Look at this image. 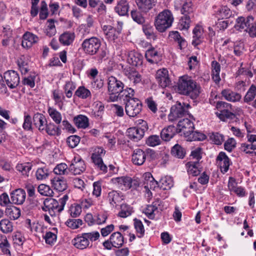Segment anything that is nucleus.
<instances>
[{"instance_id":"1","label":"nucleus","mask_w":256,"mask_h":256,"mask_svg":"<svg viewBox=\"0 0 256 256\" xmlns=\"http://www.w3.org/2000/svg\"><path fill=\"white\" fill-rule=\"evenodd\" d=\"M177 89L179 94L188 96L193 100L196 99L201 92L200 85L187 75L180 77Z\"/></svg>"},{"instance_id":"2","label":"nucleus","mask_w":256,"mask_h":256,"mask_svg":"<svg viewBox=\"0 0 256 256\" xmlns=\"http://www.w3.org/2000/svg\"><path fill=\"white\" fill-rule=\"evenodd\" d=\"M174 17L172 12L165 10L160 12L156 18L154 25L160 32H164L172 25Z\"/></svg>"},{"instance_id":"3","label":"nucleus","mask_w":256,"mask_h":256,"mask_svg":"<svg viewBox=\"0 0 256 256\" xmlns=\"http://www.w3.org/2000/svg\"><path fill=\"white\" fill-rule=\"evenodd\" d=\"M136 123V126L130 128L127 130V136L130 140L138 142L144 137L148 126V122L142 119L137 120Z\"/></svg>"},{"instance_id":"4","label":"nucleus","mask_w":256,"mask_h":256,"mask_svg":"<svg viewBox=\"0 0 256 256\" xmlns=\"http://www.w3.org/2000/svg\"><path fill=\"white\" fill-rule=\"evenodd\" d=\"M101 41L96 36L85 39L81 44L84 52L90 56L96 54L99 51Z\"/></svg>"},{"instance_id":"5","label":"nucleus","mask_w":256,"mask_h":256,"mask_svg":"<svg viewBox=\"0 0 256 256\" xmlns=\"http://www.w3.org/2000/svg\"><path fill=\"white\" fill-rule=\"evenodd\" d=\"M190 108V106L188 104L177 102L170 108V114L168 116L169 120L174 121L177 118L188 114Z\"/></svg>"},{"instance_id":"6","label":"nucleus","mask_w":256,"mask_h":256,"mask_svg":"<svg viewBox=\"0 0 256 256\" xmlns=\"http://www.w3.org/2000/svg\"><path fill=\"white\" fill-rule=\"evenodd\" d=\"M112 182L122 190H128L130 188L135 189L140 185L138 180L132 179L129 176L114 178Z\"/></svg>"},{"instance_id":"7","label":"nucleus","mask_w":256,"mask_h":256,"mask_svg":"<svg viewBox=\"0 0 256 256\" xmlns=\"http://www.w3.org/2000/svg\"><path fill=\"white\" fill-rule=\"evenodd\" d=\"M142 104L138 98H130L126 100L125 111L130 117L137 116L142 111Z\"/></svg>"},{"instance_id":"8","label":"nucleus","mask_w":256,"mask_h":256,"mask_svg":"<svg viewBox=\"0 0 256 256\" xmlns=\"http://www.w3.org/2000/svg\"><path fill=\"white\" fill-rule=\"evenodd\" d=\"M124 244V238L120 232H113L108 240L103 242L105 248L110 250L112 248H120Z\"/></svg>"},{"instance_id":"9","label":"nucleus","mask_w":256,"mask_h":256,"mask_svg":"<svg viewBox=\"0 0 256 256\" xmlns=\"http://www.w3.org/2000/svg\"><path fill=\"white\" fill-rule=\"evenodd\" d=\"M231 106L230 104L224 102H218L216 108L220 111L216 113L217 116L222 121L232 120L235 118V114L230 112L228 108Z\"/></svg>"},{"instance_id":"10","label":"nucleus","mask_w":256,"mask_h":256,"mask_svg":"<svg viewBox=\"0 0 256 256\" xmlns=\"http://www.w3.org/2000/svg\"><path fill=\"white\" fill-rule=\"evenodd\" d=\"M105 154L104 150L101 147L95 148L94 152L92 154V159L96 168L102 172H107V166L104 164L102 156Z\"/></svg>"},{"instance_id":"11","label":"nucleus","mask_w":256,"mask_h":256,"mask_svg":"<svg viewBox=\"0 0 256 256\" xmlns=\"http://www.w3.org/2000/svg\"><path fill=\"white\" fill-rule=\"evenodd\" d=\"M86 168L85 162L79 156H75L68 166V170L74 175L80 174Z\"/></svg>"},{"instance_id":"12","label":"nucleus","mask_w":256,"mask_h":256,"mask_svg":"<svg viewBox=\"0 0 256 256\" xmlns=\"http://www.w3.org/2000/svg\"><path fill=\"white\" fill-rule=\"evenodd\" d=\"M176 128L178 133H180L181 135H184L186 138L187 135L192 132L194 128L192 122L188 118H184L179 121Z\"/></svg>"},{"instance_id":"13","label":"nucleus","mask_w":256,"mask_h":256,"mask_svg":"<svg viewBox=\"0 0 256 256\" xmlns=\"http://www.w3.org/2000/svg\"><path fill=\"white\" fill-rule=\"evenodd\" d=\"M118 27L117 28H114L111 26L104 25L102 30L107 38L110 40H114L121 32L122 22H118Z\"/></svg>"},{"instance_id":"14","label":"nucleus","mask_w":256,"mask_h":256,"mask_svg":"<svg viewBox=\"0 0 256 256\" xmlns=\"http://www.w3.org/2000/svg\"><path fill=\"white\" fill-rule=\"evenodd\" d=\"M68 199V196L67 194L64 195L62 198L56 200V202L53 204L52 208L48 210V213L52 217L55 216L57 213H60L64 210V207Z\"/></svg>"},{"instance_id":"15","label":"nucleus","mask_w":256,"mask_h":256,"mask_svg":"<svg viewBox=\"0 0 256 256\" xmlns=\"http://www.w3.org/2000/svg\"><path fill=\"white\" fill-rule=\"evenodd\" d=\"M4 78L10 88H16L20 83L19 75L14 70H8L4 74Z\"/></svg>"},{"instance_id":"16","label":"nucleus","mask_w":256,"mask_h":256,"mask_svg":"<svg viewBox=\"0 0 256 256\" xmlns=\"http://www.w3.org/2000/svg\"><path fill=\"white\" fill-rule=\"evenodd\" d=\"M156 79L159 85L162 88L168 86L170 84L168 72L166 68L160 69L157 71Z\"/></svg>"},{"instance_id":"17","label":"nucleus","mask_w":256,"mask_h":256,"mask_svg":"<svg viewBox=\"0 0 256 256\" xmlns=\"http://www.w3.org/2000/svg\"><path fill=\"white\" fill-rule=\"evenodd\" d=\"M108 92L120 93L124 88V84L112 76L108 78Z\"/></svg>"},{"instance_id":"18","label":"nucleus","mask_w":256,"mask_h":256,"mask_svg":"<svg viewBox=\"0 0 256 256\" xmlns=\"http://www.w3.org/2000/svg\"><path fill=\"white\" fill-rule=\"evenodd\" d=\"M216 163L222 173H226L229 168L230 165V159L225 152H220L216 158Z\"/></svg>"},{"instance_id":"19","label":"nucleus","mask_w":256,"mask_h":256,"mask_svg":"<svg viewBox=\"0 0 256 256\" xmlns=\"http://www.w3.org/2000/svg\"><path fill=\"white\" fill-rule=\"evenodd\" d=\"M26 193L21 188L15 190L10 193L11 203L22 204L25 201Z\"/></svg>"},{"instance_id":"20","label":"nucleus","mask_w":256,"mask_h":256,"mask_svg":"<svg viewBox=\"0 0 256 256\" xmlns=\"http://www.w3.org/2000/svg\"><path fill=\"white\" fill-rule=\"evenodd\" d=\"M38 40L39 38L37 36L30 32H26L23 35L22 45L24 48H30Z\"/></svg>"},{"instance_id":"21","label":"nucleus","mask_w":256,"mask_h":256,"mask_svg":"<svg viewBox=\"0 0 256 256\" xmlns=\"http://www.w3.org/2000/svg\"><path fill=\"white\" fill-rule=\"evenodd\" d=\"M146 157V152L138 148L134 150L132 156V160L134 164L141 166L144 162Z\"/></svg>"},{"instance_id":"22","label":"nucleus","mask_w":256,"mask_h":256,"mask_svg":"<svg viewBox=\"0 0 256 256\" xmlns=\"http://www.w3.org/2000/svg\"><path fill=\"white\" fill-rule=\"evenodd\" d=\"M228 186L230 192L235 193L238 196L242 197L245 196L246 192L244 188L238 186V184L235 178L230 177L228 180Z\"/></svg>"},{"instance_id":"23","label":"nucleus","mask_w":256,"mask_h":256,"mask_svg":"<svg viewBox=\"0 0 256 256\" xmlns=\"http://www.w3.org/2000/svg\"><path fill=\"white\" fill-rule=\"evenodd\" d=\"M145 56L147 60L151 64H158L162 59L160 53L154 48H150L146 52Z\"/></svg>"},{"instance_id":"24","label":"nucleus","mask_w":256,"mask_h":256,"mask_svg":"<svg viewBox=\"0 0 256 256\" xmlns=\"http://www.w3.org/2000/svg\"><path fill=\"white\" fill-rule=\"evenodd\" d=\"M142 56L134 50L130 51L128 53L127 61L130 64L133 66H141L142 63Z\"/></svg>"},{"instance_id":"25","label":"nucleus","mask_w":256,"mask_h":256,"mask_svg":"<svg viewBox=\"0 0 256 256\" xmlns=\"http://www.w3.org/2000/svg\"><path fill=\"white\" fill-rule=\"evenodd\" d=\"M33 122L34 125L40 132H44L47 124V120L44 114L38 112L34 114L33 116Z\"/></svg>"},{"instance_id":"26","label":"nucleus","mask_w":256,"mask_h":256,"mask_svg":"<svg viewBox=\"0 0 256 256\" xmlns=\"http://www.w3.org/2000/svg\"><path fill=\"white\" fill-rule=\"evenodd\" d=\"M253 21V18L252 16H248L246 18L240 16L236 20V23L234 25V28L238 30H242L244 29H247L250 24Z\"/></svg>"},{"instance_id":"27","label":"nucleus","mask_w":256,"mask_h":256,"mask_svg":"<svg viewBox=\"0 0 256 256\" xmlns=\"http://www.w3.org/2000/svg\"><path fill=\"white\" fill-rule=\"evenodd\" d=\"M204 30L202 26L197 25L192 30L193 40L192 44L194 46H196L200 44L204 39L203 36Z\"/></svg>"},{"instance_id":"28","label":"nucleus","mask_w":256,"mask_h":256,"mask_svg":"<svg viewBox=\"0 0 256 256\" xmlns=\"http://www.w3.org/2000/svg\"><path fill=\"white\" fill-rule=\"evenodd\" d=\"M156 0H136L138 9L142 12L146 13L156 4Z\"/></svg>"},{"instance_id":"29","label":"nucleus","mask_w":256,"mask_h":256,"mask_svg":"<svg viewBox=\"0 0 256 256\" xmlns=\"http://www.w3.org/2000/svg\"><path fill=\"white\" fill-rule=\"evenodd\" d=\"M176 133H178L176 128L170 125L162 130L160 137L163 140L169 141Z\"/></svg>"},{"instance_id":"30","label":"nucleus","mask_w":256,"mask_h":256,"mask_svg":"<svg viewBox=\"0 0 256 256\" xmlns=\"http://www.w3.org/2000/svg\"><path fill=\"white\" fill-rule=\"evenodd\" d=\"M72 243L76 248L80 250L86 248L90 244L89 240H88L83 233L75 238L72 240Z\"/></svg>"},{"instance_id":"31","label":"nucleus","mask_w":256,"mask_h":256,"mask_svg":"<svg viewBox=\"0 0 256 256\" xmlns=\"http://www.w3.org/2000/svg\"><path fill=\"white\" fill-rule=\"evenodd\" d=\"M161 200L160 199H156L150 205H148L146 208L144 210V213L150 219H154L155 217L154 212L158 209V206H160Z\"/></svg>"},{"instance_id":"32","label":"nucleus","mask_w":256,"mask_h":256,"mask_svg":"<svg viewBox=\"0 0 256 256\" xmlns=\"http://www.w3.org/2000/svg\"><path fill=\"white\" fill-rule=\"evenodd\" d=\"M75 37L74 32H66L60 36L58 40L62 45L68 46L72 44Z\"/></svg>"},{"instance_id":"33","label":"nucleus","mask_w":256,"mask_h":256,"mask_svg":"<svg viewBox=\"0 0 256 256\" xmlns=\"http://www.w3.org/2000/svg\"><path fill=\"white\" fill-rule=\"evenodd\" d=\"M221 94L226 100L231 102H239L242 98V96L240 94L230 89H224L222 90Z\"/></svg>"},{"instance_id":"34","label":"nucleus","mask_w":256,"mask_h":256,"mask_svg":"<svg viewBox=\"0 0 256 256\" xmlns=\"http://www.w3.org/2000/svg\"><path fill=\"white\" fill-rule=\"evenodd\" d=\"M186 167L188 173L192 176H196L201 172L200 164L198 162H189L186 163Z\"/></svg>"},{"instance_id":"35","label":"nucleus","mask_w":256,"mask_h":256,"mask_svg":"<svg viewBox=\"0 0 256 256\" xmlns=\"http://www.w3.org/2000/svg\"><path fill=\"white\" fill-rule=\"evenodd\" d=\"M50 181L54 188L59 192H62L67 188L66 182L62 177L55 176Z\"/></svg>"},{"instance_id":"36","label":"nucleus","mask_w":256,"mask_h":256,"mask_svg":"<svg viewBox=\"0 0 256 256\" xmlns=\"http://www.w3.org/2000/svg\"><path fill=\"white\" fill-rule=\"evenodd\" d=\"M211 66L212 79L216 84H218L221 80L220 76V66L218 62L213 60L212 62Z\"/></svg>"},{"instance_id":"37","label":"nucleus","mask_w":256,"mask_h":256,"mask_svg":"<svg viewBox=\"0 0 256 256\" xmlns=\"http://www.w3.org/2000/svg\"><path fill=\"white\" fill-rule=\"evenodd\" d=\"M128 2L126 0H120L118 2L114 10L120 16H125L128 14Z\"/></svg>"},{"instance_id":"38","label":"nucleus","mask_w":256,"mask_h":256,"mask_svg":"<svg viewBox=\"0 0 256 256\" xmlns=\"http://www.w3.org/2000/svg\"><path fill=\"white\" fill-rule=\"evenodd\" d=\"M10 244L6 236L0 234V250L4 254L10 256Z\"/></svg>"},{"instance_id":"39","label":"nucleus","mask_w":256,"mask_h":256,"mask_svg":"<svg viewBox=\"0 0 256 256\" xmlns=\"http://www.w3.org/2000/svg\"><path fill=\"white\" fill-rule=\"evenodd\" d=\"M74 122L78 128H86L89 125V120L87 116L80 114L74 118Z\"/></svg>"},{"instance_id":"40","label":"nucleus","mask_w":256,"mask_h":256,"mask_svg":"<svg viewBox=\"0 0 256 256\" xmlns=\"http://www.w3.org/2000/svg\"><path fill=\"white\" fill-rule=\"evenodd\" d=\"M231 14L230 10L226 6L220 7L215 13L216 17L218 19L229 18Z\"/></svg>"},{"instance_id":"41","label":"nucleus","mask_w":256,"mask_h":256,"mask_svg":"<svg viewBox=\"0 0 256 256\" xmlns=\"http://www.w3.org/2000/svg\"><path fill=\"white\" fill-rule=\"evenodd\" d=\"M125 74L128 78L134 84L140 83L142 82V76L136 71L126 70Z\"/></svg>"},{"instance_id":"42","label":"nucleus","mask_w":256,"mask_h":256,"mask_svg":"<svg viewBox=\"0 0 256 256\" xmlns=\"http://www.w3.org/2000/svg\"><path fill=\"white\" fill-rule=\"evenodd\" d=\"M0 230L4 234H8L13 230L12 222L8 219L4 218L0 221Z\"/></svg>"},{"instance_id":"43","label":"nucleus","mask_w":256,"mask_h":256,"mask_svg":"<svg viewBox=\"0 0 256 256\" xmlns=\"http://www.w3.org/2000/svg\"><path fill=\"white\" fill-rule=\"evenodd\" d=\"M108 200L110 204L113 206H115L117 203L120 202L122 200V196L117 191L112 190L108 192Z\"/></svg>"},{"instance_id":"44","label":"nucleus","mask_w":256,"mask_h":256,"mask_svg":"<svg viewBox=\"0 0 256 256\" xmlns=\"http://www.w3.org/2000/svg\"><path fill=\"white\" fill-rule=\"evenodd\" d=\"M133 212V208L132 206L126 204H122L120 206L118 216L120 218H126L130 216Z\"/></svg>"},{"instance_id":"45","label":"nucleus","mask_w":256,"mask_h":256,"mask_svg":"<svg viewBox=\"0 0 256 256\" xmlns=\"http://www.w3.org/2000/svg\"><path fill=\"white\" fill-rule=\"evenodd\" d=\"M48 112L52 119L56 124H60L62 120V114L60 112L54 108L50 107Z\"/></svg>"},{"instance_id":"46","label":"nucleus","mask_w":256,"mask_h":256,"mask_svg":"<svg viewBox=\"0 0 256 256\" xmlns=\"http://www.w3.org/2000/svg\"><path fill=\"white\" fill-rule=\"evenodd\" d=\"M142 30L147 38L154 40H156V35L152 26L149 24H145L142 26Z\"/></svg>"},{"instance_id":"47","label":"nucleus","mask_w":256,"mask_h":256,"mask_svg":"<svg viewBox=\"0 0 256 256\" xmlns=\"http://www.w3.org/2000/svg\"><path fill=\"white\" fill-rule=\"evenodd\" d=\"M171 154L178 158H183L186 154V150L180 145L175 144L171 150Z\"/></svg>"},{"instance_id":"48","label":"nucleus","mask_w":256,"mask_h":256,"mask_svg":"<svg viewBox=\"0 0 256 256\" xmlns=\"http://www.w3.org/2000/svg\"><path fill=\"white\" fill-rule=\"evenodd\" d=\"M173 186V181L170 176L162 178L158 182V186L163 190L170 189Z\"/></svg>"},{"instance_id":"49","label":"nucleus","mask_w":256,"mask_h":256,"mask_svg":"<svg viewBox=\"0 0 256 256\" xmlns=\"http://www.w3.org/2000/svg\"><path fill=\"white\" fill-rule=\"evenodd\" d=\"M93 22L94 20L92 17L88 16L86 18V24H82L80 26L81 30L84 36H86L91 32Z\"/></svg>"},{"instance_id":"50","label":"nucleus","mask_w":256,"mask_h":256,"mask_svg":"<svg viewBox=\"0 0 256 256\" xmlns=\"http://www.w3.org/2000/svg\"><path fill=\"white\" fill-rule=\"evenodd\" d=\"M206 138V136L204 134L192 130V132L187 135L186 138V140L188 141H196V140H205Z\"/></svg>"},{"instance_id":"51","label":"nucleus","mask_w":256,"mask_h":256,"mask_svg":"<svg viewBox=\"0 0 256 256\" xmlns=\"http://www.w3.org/2000/svg\"><path fill=\"white\" fill-rule=\"evenodd\" d=\"M6 212L8 216L14 220L18 219L20 216V210L16 206L6 208Z\"/></svg>"},{"instance_id":"52","label":"nucleus","mask_w":256,"mask_h":256,"mask_svg":"<svg viewBox=\"0 0 256 256\" xmlns=\"http://www.w3.org/2000/svg\"><path fill=\"white\" fill-rule=\"evenodd\" d=\"M181 13L183 16L193 17L194 8L191 2H186L182 5Z\"/></svg>"},{"instance_id":"53","label":"nucleus","mask_w":256,"mask_h":256,"mask_svg":"<svg viewBox=\"0 0 256 256\" xmlns=\"http://www.w3.org/2000/svg\"><path fill=\"white\" fill-rule=\"evenodd\" d=\"M193 17L183 16L179 20L178 26L182 30H188L191 22V18Z\"/></svg>"},{"instance_id":"54","label":"nucleus","mask_w":256,"mask_h":256,"mask_svg":"<svg viewBox=\"0 0 256 256\" xmlns=\"http://www.w3.org/2000/svg\"><path fill=\"white\" fill-rule=\"evenodd\" d=\"M170 36L176 41L178 44L179 48L182 49L186 45V42L180 35V33L176 31L170 32Z\"/></svg>"},{"instance_id":"55","label":"nucleus","mask_w":256,"mask_h":256,"mask_svg":"<svg viewBox=\"0 0 256 256\" xmlns=\"http://www.w3.org/2000/svg\"><path fill=\"white\" fill-rule=\"evenodd\" d=\"M75 95L80 98L86 99L91 96V92L84 86H80L76 91Z\"/></svg>"},{"instance_id":"56","label":"nucleus","mask_w":256,"mask_h":256,"mask_svg":"<svg viewBox=\"0 0 256 256\" xmlns=\"http://www.w3.org/2000/svg\"><path fill=\"white\" fill-rule=\"evenodd\" d=\"M134 221L138 236L140 238L143 237L144 234V228L142 222L136 218L134 220Z\"/></svg>"},{"instance_id":"57","label":"nucleus","mask_w":256,"mask_h":256,"mask_svg":"<svg viewBox=\"0 0 256 256\" xmlns=\"http://www.w3.org/2000/svg\"><path fill=\"white\" fill-rule=\"evenodd\" d=\"M38 190L39 193L43 196H53V190L50 187L44 184H40L38 188Z\"/></svg>"},{"instance_id":"58","label":"nucleus","mask_w":256,"mask_h":256,"mask_svg":"<svg viewBox=\"0 0 256 256\" xmlns=\"http://www.w3.org/2000/svg\"><path fill=\"white\" fill-rule=\"evenodd\" d=\"M44 132H46L50 136L58 135L60 134L59 128L52 123L47 124Z\"/></svg>"},{"instance_id":"59","label":"nucleus","mask_w":256,"mask_h":256,"mask_svg":"<svg viewBox=\"0 0 256 256\" xmlns=\"http://www.w3.org/2000/svg\"><path fill=\"white\" fill-rule=\"evenodd\" d=\"M46 34L51 37L56 34V29L54 25V20L52 19L48 20L47 27L46 29Z\"/></svg>"},{"instance_id":"60","label":"nucleus","mask_w":256,"mask_h":256,"mask_svg":"<svg viewBox=\"0 0 256 256\" xmlns=\"http://www.w3.org/2000/svg\"><path fill=\"white\" fill-rule=\"evenodd\" d=\"M242 150L246 154L256 155V144H243L241 146Z\"/></svg>"},{"instance_id":"61","label":"nucleus","mask_w":256,"mask_h":256,"mask_svg":"<svg viewBox=\"0 0 256 256\" xmlns=\"http://www.w3.org/2000/svg\"><path fill=\"white\" fill-rule=\"evenodd\" d=\"M146 143L148 146L154 147L161 144V139L158 135H152L147 138Z\"/></svg>"},{"instance_id":"62","label":"nucleus","mask_w":256,"mask_h":256,"mask_svg":"<svg viewBox=\"0 0 256 256\" xmlns=\"http://www.w3.org/2000/svg\"><path fill=\"white\" fill-rule=\"evenodd\" d=\"M32 164L30 163H24L18 164L16 170L21 172L23 175L28 176V173L32 168Z\"/></svg>"},{"instance_id":"63","label":"nucleus","mask_w":256,"mask_h":256,"mask_svg":"<svg viewBox=\"0 0 256 256\" xmlns=\"http://www.w3.org/2000/svg\"><path fill=\"white\" fill-rule=\"evenodd\" d=\"M256 94V86L252 85L247 92L244 98V102H248L254 100Z\"/></svg>"},{"instance_id":"64","label":"nucleus","mask_w":256,"mask_h":256,"mask_svg":"<svg viewBox=\"0 0 256 256\" xmlns=\"http://www.w3.org/2000/svg\"><path fill=\"white\" fill-rule=\"evenodd\" d=\"M131 16L132 20L138 24L144 22L145 19L141 13L137 10H132L131 12Z\"/></svg>"}]
</instances>
